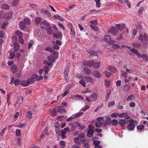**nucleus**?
<instances>
[{"mask_svg":"<svg viewBox=\"0 0 148 148\" xmlns=\"http://www.w3.org/2000/svg\"><path fill=\"white\" fill-rule=\"evenodd\" d=\"M130 89V86L128 85H125L123 87V91L127 92L129 91Z\"/></svg>","mask_w":148,"mask_h":148,"instance_id":"nucleus-20","label":"nucleus"},{"mask_svg":"<svg viewBox=\"0 0 148 148\" xmlns=\"http://www.w3.org/2000/svg\"><path fill=\"white\" fill-rule=\"evenodd\" d=\"M104 40L105 41L108 42L109 45H111L116 42L115 40L111 39L110 36L108 35H106L105 36Z\"/></svg>","mask_w":148,"mask_h":148,"instance_id":"nucleus-2","label":"nucleus"},{"mask_svg":"<svg viewBox=\"0 0 148 148\" xmlns=\"http://www.w3.org/2000/svg\"><path fill=\"white\" fill-rule=\"evenodd\" d=\"M102 125L103 124L102 122L100 121H98L96 123L95 125L96 127L100 128L102 126Z\"/></svg>","mask_w":148,"mask_h":148,"instance_id":"nucleus-42","label":"nucleus"},{"mask_svg":"<svg viewBox=\"0 0 148 148\" xmlns=\"http://www.w3.org/2000/svg\"><path fill=\"white\" fill-rule=\"evenodd\" d=\"M49 70V67L47 66H45L43 69H40L39 71L40 74L42 73V72H44L46 74H47Z\"/></svg>","mask_w":148,"mask_h":148,"instance_id":"nucleus-6","label":"nucleus"},{"mask_svg":"<svg viewBox=\"0 0 148 148\" xmlns=\"http://www.w3.org/2000/svg\"><path fill=\"white\" fill-rule=\"evenodd\" d=\"M116 26L119 30H121L124 28H125V25L124 24H123L121 25L120 24H116Z\"/></svg>","mask_w":148,"mask_h":148,"instance_id":"nucleus-14","label":"nucleus"},{"mask_svg":"<svg viewBox=\"0 0 148 148\" xmlns=\"http://www.w3.org/2000/svg\"><path fill=\"white\" fill-rule=\"evenodd\" d=\"M112 48L114 49H116L119 47V46L117 44H114L112 46Z\"/></svg>","mask_w":148,"mask_h":148,"instance_id":"nucleus-63","label":"nucleus"},{"mask_svg":"<svg viewBox=\"0 0 148 148\" xmlns=\"http://www.w3.org/2000/svg\"><path fill=\"white\" fill-rule=\"evenodd\" d=\"M130 51L132 52L135 54L138 57L141 56L140 54L135 49L132 48L130 50Z\"/></svg>","mask_w":148,"mask_h":148,"instance_id":"nucleus-13","label":"nucleus"},{"mask_svg":"<svg viewBox=\"0 0 148 148\" xmlns=\"http://www.w3.org/2000/svg\"><path fill=\"white\" fill-rule=\"evenodd\" d=\"M135 128V126L134 125L130 123L127 126V129L129 131H132Z\"/></svg>","mask_w":148,"mask_h":148,"instance_id":"nucleus-22","label":"nucleus"},{"mask_svg":"<svg viewBox=\"0 0 148 148\" xmlns=\"http://www.w3.org/2000/svg\"><path fill=\"white\" fill-rule=\"evenodd\" d=\"M3 9H8L10 8V6L7 4H4L2 5L1 7Z\"/></svg>","mask_w":148,"mask_h":148,"instance_id":"nucleus-41","label":"nucleus"},{"mask_svg":"<svg viewBox=\"0 0 148 148\" xmlns=\"http://www.w3.org/2000/svg\"><path fill=\"white\" fill-rule=\"evenodd\" d=\"M58 108L57 109V111L58 112L63 113L66 112L65 109L62 108L60 106H58Z\"/></svg>","mask_w":148,"mask_h":148,"instance_id":"nucleus-18","label":"nucleus"},{"mask_svg":"<svg viewBox=\"0 0 148 148\" xmlns=\"http://www.w3.org/2000/svg\"><path fill=\"white\" fill-rule=\"evenodd\" d=\"M100 63L99 62L93 63V67L95 69H98L99 68Z\"/></svg>","mask_w":148,"mask_h":148,"instance_id":"nucleus-49","label":"nucleus"},{"mask_svg":"<svg viewBox=\"0 0 148 148\" xmlns=\"http://www.w3.org/2000/svg\"><path fill=\"white\" fill-rule=\"evenodd\" d=\"M138 38L139 40L142 41L144 40L145 41H148V35L145 33L140 34Z\"/></svg>","mask_w":148,"mask_h":148,"instance_id":"nucleus-3","label":"nucleus"},{"mask_svg":"<svg viewBox=\"0 0 148 148\" xmlns=\"http://www.w3.org/2000/svg\"><path fill=\"white\" fill-rule=\"evenodd\" d=\"M16 135L17 136H20L21 135V130L19 129H17L15 132Z\"/></svg>","mask_w":148,"mask_h":148,"instance_id":"nucleus-61","label":"nucleus"},{"mask_svg":"<svg viewBox=\"0 0 148 148\" xmlns=\"http://www.w3.org/2000/svg\"><path fill=\"white\" fill-rule=\"evenodd\" d=\"M90 27L94 31H97L98 30V28L95 25H90Z\"/></svg>","mask_w":148,"mask_h":148,"instance_id":"nucleus-57","label":"nucleus"},{"mask_svg":"<svg viewBox=\"0 0 148 148\" xmlns=\"http://www.w3.org/2000/svg\"><path fill=\"white\" fill-rule=\"evenodd\" d=\"M96 2V6L98 8H100L101 7V3L100 1V0H95Z\"/></svg>","mask_w":148,"mask_h":148,"instance_id":"nucleus-59","label":"nucleus"},{"mask_svg":"<svg viewBox=\"0 0 148 148\" xmlns=\"http://www.w3.org/2000/svg\"><path fill=\"white\" fill-rule=\"evenodd\" d=\"M23 22L26 25H29L30 23L29 19L28 17L24 18Z\"/></svg>","mask_w":148,"mask_h":148,"instance_id":"nucleus-29","label":"nucleus"},{"mask_svg":"<svg viewBox=\"0 0 148 148\" xmlns=\"http://www.w3.org/2000/svg\"><path fill=\"white\" fill-rule=\"evenodd\" d=\"M19 27L22 30H23L26 28V25L22 21L19 23Z\"/></svg>","mask_w":148,"mask_h":148,"instance_id":"nucleus-16","label":"nucleus"},{"mask_svg":"<svg viewBox=\"0 0 148 148\" xmlns=\"http://www.w3.org/2000/svg\"><path fill=\"white\" fill-rule=\"evenodd\" d=\"M85 136V133H83L82 134H79L78 136V138H83Z\"/></svg>","mask_w":148,"mask_h":148,"instance_id":"nucleus-56","label":"nucleus"},{"mask_svg":"<svg viewBox=\"0 0 148 148\" xmlns=\"http://www.w3.org/2000/svg\"><path fill=\"white\" fill-rule=\"evenodd\" d=\"M135 98V96L133 95H129L127 98V100L130 101L132 99H134Z\"/></svg>","mask_w":148,"mask_h":148,"instance_id":"nucleus-44","label":"nucleus"},{"mask_svg":"<svg viewBox=\"0 0 148 148\" xmlns=\"http://www.w3.org/2000/svg\"><path fill=\"white\" fill-rule=\"evenodd\" d=\"M40 26L42 29H46L48 28L49 25L48 23L47 22L45 21H44L41 22Z\"/></svg>","mask_w":148,"mask_h":148,"instance_id":"nucleus-4","label":"nucleus"},{"mask_svg":"<svg viewBox=\"0 0 148 148\" xmlns=\"http://www.w3.org/2000/svg\"><path fill=\"white\" fill-rule=\"evenodd\" d=\"M118 116H119V114L115 112L112 113L111 115L112 117L114 118H116Z\"/></svg>","mask_w":148,"mask_h":148,"instance_id":"nucleus-62","label":"nucleus"},{"mask_svg":"<svg viewBox=\"0 0 148 148\" xmlns=\"http://www.w3.org/2000/svg\"><path fill=\"white\" fill-rule=\"evenodd\" d=\"M103 73L104 74L108 77L110 76L111 75V73L107 71H105Z\"/></svg>","mask_w":148,"mask_h":148,"instance_id":"nucleus-64","label":"nucleus"},{"mask_svg":"<svg viewBox=\"0 0 148 148\" xmlns=\"http://www.w3.org/2000/svg\"><path fill=\"white\" fill-rule=\"evenodd\" d=\"M83 71L84 74L86 75H89L91 73V70L87 68H84L83 69Z\"/></svg>","mask_w":148,"mask_h":148,"instance_id":"nucleus-15","label":"nucleus"},{"mask_svg":"<svg viewBox=\"0 0 148 148\" xmlns=\"http://www.w3.org/2000/svg\"><path fill=\"white\" fill-rule=\"evenodd\" d=\"M23 97H18L17 101V103L15 104V106H18L19 105L22 104L23 100Z\"/></svg>","mask_w":148,"mask_h":148,"instance_id":"nucleus-9","label":"nucleus"},{"mask_svg":"<svg viewBox=\"0 0 148 148\" xmlns=\"http://www.w3.org/2000/svg\"><path fill=\"white\" fill-rule=\"evenodd\" d=\"M42 12L45 13L49 17H50L51 16V14L50 12H49L48 10H46L45 9H43L41 10Z\"/></svg>","mask_w":148,"mask_h":148,"instance_id":"nucleus-26","label":"nucleus"},{"mask_svg":"<svg viewBox=\"0 0 148 148\" xmlns=\"http://www.w3.org/2000/svg\"><path fill=\"white\" fill-rule=\"evenodd\" d=\"M41 18L38 17L36 18L35 20V22L36 24L38 25H39L41 21Z\"/></svg>","mask_w":148,"mask_h":148,"instance_id":"nucleus-32","label":"nucleus"},{"mask_svg":"<svg viewBox=\"0 0 148 148\" xmlns=\"http://www.w3.org/2000/svg\"><path fill=\"white\" fill-rule=\"evenodd\" d=\"M60 145L61 148H64L65 146V142L62 140L60 142Z\"/></svg>","mask_w":148,"mask_h":148,"instance_id":"nucleus-53","label":"nucleus"},{"mask_svg":"<svg viewBox=\"0 0 148 148\" xmlns=\"http://www.w3.org/2000/svg\"><path fill=\"white\" fill-rule=\"evenodd\" d=\"M11 71L13 73H16L18 69L16 66L13 65L10 68Z\"/></svg>","mask_w":148,"mask_h":148,"instance_id":"nucleus-21","label":"nucleus"},{"mask_svg":"<svg viewBox=\"0 0 148 148\" xmlns=\"http://www.w3.org/2000/svg\"><path fill=\"white\" fill-rule=\"evenodd\" d=\"M15 34L19 38H21L22 36L23 33L18 31H17L15 32Z\"/></svg>","mask_w":148,"mask_h":148,"instance_id":"nucleus-37","label":"nucleus"},{"mask_svg":"<svg viewBox=\"0 0 148 148\" xmlns=\"http://www.w3.org/2000/svg\"><path fill=\"white\" fill-rule=\"evenodd\" d=\"M76 125H77L76 122L75 123H73L71 124V131H74L76 129Z\"/></svg>","mask_w":148,"mask_h":148,"instance_id":"nucleus-25","label":"nucleus"},{"mask_svg":"<svg viewBox=\"0 0 148 148\" xmlns=\"http://www.w3.org/2000/svg\"><path fill=\"white\" fill-rule=\"evenodd\" d=\"M26 116L29 119H30L31 118L32 114L31 112L30 111H28L26 113Z\"/></svg>","mask_w":148,"mask_h":148,"instance_id":"nucleus-52","label":"nucleus"},{"mask_svg":"<svg viewBox=\"0 0 148 148\" xmlns=\"http://www.w3.org/2000/svg\"><path fill=\"white\" fill-rule=\"evenodd\" d=\"M102 123L104 125H110L111 124V119L109 117L107 118L105 120L103 121Z\"/></svg>","mask_w":148,"mask_h":148,"instance_id":"nucleus-10","label":"nucleus"},{"mask_svg":"<svg viewBox=\"0 0 148 148\" xmlns=\"http://www.w3.org/2000/svg\"><path fill=\"white\" fill-rule=\"evenodd\" d=\"M55 59V57L52 56H49L47 58L48 60L51 62H54Z\"/></svg>","mask_w":148,"mask_h":148,"instance_id":"nucleus-43","label":"nucleus"},{"mask_svg":"<svg viewBox=\"0 0 148 148\" xmlns=\"http://www.w3.org/2000/svg\"><path fill=\"white\" fill-rule=\"evenodd\" d=\"M119 123L120 125L124 126L126 124V121L125 120L121 119L119 121Z\"/></svg>","mask_w":148,"mask_h":148,"instance_id":"nucleus-27","label":"nucleus"},{"mask_svg":"<svg viewBox=\"0 0 148 148\" xmlns=\"http://www.w3.org/2000/svg\"><path fill=\"white\" fill-rule=\"evenodd\" d=\"M85 79L86 81L88 82L92 83L93 82V80L92 78L89 77H86Z\"/></svg>","mask_w":148,"mask_h":148,"instance_id":"nucleus-39","label":"nucleus"},{"mask_svg":"<svg viewBox=\"0 0 148 148\" xmlns=\"http://www.w3.org/2000/svg\"><path fill=\"white\" fill-rule=\"evenodd\" d=\"M7 129V127H5V128H4L3 130H2L1 132H0V136H3L4 135L5 131V130Z\"/></svg>","mask_w":148,"mask_h":148,"instance_id":"nucleus-58","label":"nucleus"},{"mask_svg":"<svg viewBox=\"0 0 148 148\" xmlns=\"http://www.w3.org/2000/svg\"><path fill=\"white\" fill-rule=\"evenodd\" d=\"M53 17L55 18H57L61 21H63L64 19L62 18L59 15H54L53 16Z\"/></svg>","mask_w":148,"mask_h":148,"instance_id":"nucleus-47","label":"nucleus"},{"mask_svg":"<svg viewBox=\"0 0 148 148\" xmlns=\"http://www.w3.org/2000/svg\"><path fill=\"white\" fill-rule=\"evenodd\" d=\"M47 127H46L44 130L43 131L42 134L40 136V138H43V137L44 136V135H45L47 133Z\"/></svg>","mask_w":148,"mask_h":148,"instance_id":"nucleus-30","label":"nucleus"},{"mask_svg":"<svg viewBox=\"0 0 148 148\" xmlns=\"http://www.w3.org/2000/svg\"><path fill=\"white\" fill-rule=\"evenodd\" d=\"M8 25V23L7 22H5L3 23H0V27H1L3 29H4L7 27Z\"/></svg>","mask_w":148,"mask_h":148,"instance_id":"nucleus-19","label":"nucleus"},{"mask_svg":"<svg viewBox=\"0 0 148 148\" xmlns=\"http://www.w3.org/2000/svg\"><path fill=\"white\" fill-rule=\"evenodd\" d=\"M13 44L14 47L13 48L14 49V52H16V51H17L19 48L18 47L19 46V44L18 43H15V44L14 43Z\"/></svg>","mask_w":148,"mask_h":148,"instance_id":"nucleus-24","label":"nucleus"},{"mask_svg":"<svg viewBox=\"0 0 148 148\" xmlns=\"http://www.w3.org/2000/svg\"><path fill=\"white\" fill-rule=\"evenodd\" d=\"M95 131L94 130H89L88 131L87 136L88 137H91L93 135Z\"/></svg>","mask_w":148,"mask_h":148,"instance_id":"nucleus-17","label":"nucleus"},{"mask_svg":"<svg viewBox=\"0 0 148 148\" xmlns=\"http://www.w3.org/2000/svg\"><path fill=\"white\" fill-rule=\"evenodd\" d=\"M109 70L111 72L115 73L116 71V69L115 67L113 66H111L109 68Z\"/></svg>","mask_w":148,"mask_h":148,"instance_id":"nucleus-34","label":"nucleus"},{"mask_svg":"<svg viewBox=\"0 0 148 148\" xmlns=\"http://www.w3.org/2000/svg\"><path fill=\"white\" fill-rule=\"evenodd\" d=\"M30 82L28 81H20V84L24 86H27L29 85Z\"/></svg>","mask_w":148,"mask_h":148,"instance_id":"nucleus-12","label":"nucleus"},{"mask_svg":"<svg viewBox=\"0 0 148 148\" xmlns=\"http://www.w3.org/2000/svg\"><path fill=\"white\" fill-rule=\"evenodd\" d=\"M130 123L134 125H136L138 124V122L135 120H134L132 119L129 120Z\"/></svg>","mask_w":148,"mask_h":148,"instance_id":"nucleus-28","label":"nucleus"},{"mask_svg":"<svg viewBox=\"0 0 148 148\" xmlns=\"http://www.w3.org/2000/svg\"><path fill=\"white\" fill-rule=\"evenodd\" d=\"M119 122L118 120L116 119H113L112 120L111 122V123H112V124L113 125H116Z\"/></svg>","mask_w":148,"mask_h":148,"instance_id":"nucleus-48","label":"nucleus"},{"mask_svg":"<svg viewBox=\"0 0 148 148\" xmlns=\"http://www.w3.org/2000/svg\"><path fill=\"white\" fill-rule=\"evenodd\" d=\"M93 75L95 77L97 78H99L101 75V74L97 70H95L93 72Z\"/></svg>","mask_w":148,"mask_h":148,"instance_id":"nucleus-11","label":"nucleus"},{"mask_svg":"<svg viewBox=\"0 0 148 148\" xmlns=\"http://www.w3.org/2000/svg\"><path fill=\"white\" fill-rule=\"evenodd\" d=\"M46 30H47L48 34H51L52 33L53 31L51 30V27L50 26L48 27V28L46 29Z\"/></svg>","mask_w":148,"mask_h":148,"instance_id":"nucleus-50","label":"nucleus"},{"mask_svg":"<svg viewBox=\"0 0 148 148\" xmlns=\"http://www.w3.org/2000/svg\"><path fill=\"white\" fill-rule=\"evenodd\" d=\"M71 34L73 36L75 35V32L73 27L71 28Z\"/></svg>","mask_w":148,"mask_h":148,"instance_id":"nucleus-51","label":"nucleus"},{"mask_svg":"<svg viewBox=\"0 0 148 148\" xmlns=\"http://www.w3.org/2000/svg\"><path fill=\"white\" fill-rule=\"evenodd\" d=\"M117 30H116L115 27H111L110 30L108 31V33H110L113 35L114 36H116L117 34Z\"/></svg>","mask_w":148,"mask_h":148,"instance_id":"nucleus-5","label":"nucleus"},{"mask_svg":"<svg viewBox=\"0 0 148 148\" xmlns=\"http://www.w3.org/2000/svg\"><path fill=\"white\" fill-rule=\"evenodd\" d=\"M100 143V142L99 140L94 141L93 142V144L95 145V147H97V146Z\"/></svg>","mask_w":148,"mask_h":148,"instance_id":"nucleus-60","label":"nucleus"},{"mask_svg":"<svg viewBox=\"0 0 148 148\" xmlns=\"http://www.w3.org/2000/svg\"><path fill=\"white\" fill-rule=\"evenodd\" d=\"M12 41L13 42V44L17 43V37L15 35L13 36L12 37Z\"/></svg>","mask_w":148,"mask_h":148,"instance_id":"nucleus-38","label":"nucleus"},{"mask_svg":"<svg viewBox=\"0 0 148 148\" xmlns=\"http://www.w3.org/2000/svg\"><path fill=\"white\" fill-rule=\"evenodd\" d=\"M10 53V54L9 55V57H8V58H9L10 59H12L15 56V54L13 52H11L10 51H8Z\"/></svg>","mask_w":148,"mask_h":148,"instance_id":"nucleus-31","label":"nucleus"},{"mask_svg":"<svg viewBox=\"0 0 148 148\" xmlns=\"http://www.w3.org/2000/svg\"><path fill=\"white\" fill-rule=\"evenodd\" d=\"M53 36L56 38H61L62 37V35L60 33H58L57 34H53Z\"/></svg>","mask_w":148,"mask_h":148,"instance_id":"nucleus-23","label":"nucleus"},{"mask_svg":"<svg viewBox=\"0 0 148 148\" xmlns=\"http://www.w3.org/2000/svg\"><path fill=\"white\" fill-rule=\"evenodd\" d=\"M139 57L142 58L143 60L146 61H148V57L146 54H143L142 56L141 55V56Z\"/></svg>","mask_w":148,"mask_h":148,"instance_id":"nucleus-40","label":"nucleus"},{"mask_svg":"<svg viewBox=\"0 0 148 148\" xmlns=\"http://www.w3.org/2000/svg\"><path fill=\"white\" fill-rule=\"evenodd\" d=\"M77 125L78 127H79L80 128H78L79 130H83L85 128V126L84 125H81V124L77 122H76Z\"/></svg>","mask_w":148,"mask_h":148,"instance_id":"nucleus-36","label":"nucleus"},{"mask_svg":"<svg viewBox=\"0 0 148 148\" xmlns=\"http://www.w3.org/2000/svg\"><path fill=\"white\" fill-rule=\"evenodd\" d=\"M46 51H53V48L51 47L48 46L46 47L45 49Z\"/></svg>","mask_w":148,"mask_h":148,"instance_id":"nucleus-54","label":"nucleus"},{"mask_svg":"<svg viewBox=\"0 0 148 148\" xmlns=\"http://www.w3.org/2000/svg\"><path fill=\"white\" fill-rule=\"evenodd\" d=\"M121 75L122 76L125 78H127V75L126 72L124 71L121 70Z\"/></svg>","mask_w":148,"mask_h":148,"instance_id":"nucleus-35","label":"nucleus"},{"mask_svg":"<svg viewBox=\"0 0 148 148\" xmlns=\"http://www.w3.org/2000/svg\"><path fill=\"white\" fill-rule=\"evenodd\" d=\"M128 115V114L127 112L119 114V118H122L124 117L127 116Z\"/></svg>","mask_w":148,"mask_h":148,"instance_id":"nucleus-33","label":"nucleus"},{"mask_svg":"<svg viewBox=\"0 0 148 148\" xmlns=\"http://www.w3.org/2000/svg\"><path fill=\"white\" fill-rule=\"evenodd\" d=\"M12 15V12H7L3 16L4 18L6 20H8L11 18Z\"/></svg>","mask_w":148,"mask_h":148,"instance_id":"nucleus-7","label":"nucleus"},{"mask_svg":"<svg viewBox=\"0 0 148 148\" xmlns=\"http://www.w3.org/2000/svg\"><path fill=\"white\" fill-rule=\"evenodd\" d=\"M93 63L94 62L92 60L88 61L87 62V65L89 67H91L93 65Z\"/></svg>","mask_w":148,"mask_h":148,"instance_id":"nucleus-55","label":"nucleus"},{"mask_svg":"<svg viewBox=\"0 0 148 148\" xmlns=\"http://www.w3.org/2000/svg\"><path fill=\"white\" fill-rule=\"evenodd\" d=\"M97 95L95 94H93L88 97H86V100L88 102H93L96 100Z\"/></svg>","mask_w":148,"mask_h":148,"instance_id":"nucleus-1","label":"nucleus"},{"mask_svg":"<svg viewBox=\"0 0 148 148\" xmlns=\"http://www.w3.org/2000/svg\"><path fill=\"white\" fill-rule=\"evenodd\" d=\"M87 52L90 54V56H98V53L95 51L88 49L87 50Z\"/></svg>","mask_w":148,"mask_h":148,"instance_id":"nucleus-8","label":"nucleus"},{"mask_svg":"<svg viewBox=\"0 0 148 148\" xmlns=\"http://www.w3.org/2000/svg\"><path fill=\"white\" fill-rule=\"evenodd\" d=\"M79 83L83 86L84 87L86 86V82L83 79H81L79 82Z\"/></svg>","mask_w":148,"mask_h":148,"instance_id":"nucleus-46","label":"nucleus"},{"mask_svg":"<svg viewBox=\"0 0 148 148\" xmlns=\"http://www.w3.org/2000/svg\"><path fill=\"white\" fill-rule=\"evenodd\" d=\"M58 112L57 109L56 110L55 108L53 109L51 112V115L56 116Z\"/></svg>","mask_w":148,"mask_h":148,"instance_id":"nucleus-45","label":"nucleus"}]
</instances>
